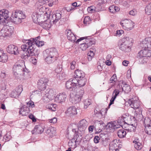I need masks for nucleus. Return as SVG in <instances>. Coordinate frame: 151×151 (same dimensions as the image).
<instances>
[{"mask_svg":"<svg viewBox=\"0 0 151 151\" xmlns=\"http://www.w3.org/2000/svg\"><path fill=\"white\" fill-rule=\"evenodd\" d=\"M44 56L46 62L48 64H51L57 60L58 54L55 48H52L45 50Z\"/></svg>","mask_w":151,"mask_h":151,"instance_id":"1","label":"nucleus"},{"mask_svg":"<svg viewBox=\"0 0 151 151\" xmlns=\"http://www.w3.org/2000/svg\"><path fill=\"white\" fill-rule=\"evenodd\" d=\"M132 39L126 37L119 40L118 42V45L121 50L127 52L130 51V46L132 45Z\"/></svg>","mask_w":151,"mask_h":151,"instance_id":"2","label":"nucleus"},{"mask_svg":"<svg viewBox=\"0 0 151 151\" xmlns=\"http://www.w3.org/2000/svg\"><path fill=\"white\" fill-rule=\"evenodd\" d=\"M26 17L24 13L22 11H16L12 14L11 20L12 22L17 24L21 23L22 20L24 19Z\"/></svg>","mask_w":151,"mask_h":151,"instance_id":"3","label":"nucleus"},{"mask_svg":"<svg viewBox=\"0 0 151 151\" xmlns=\"http://www.w3.org/2000/svg\"><path fill=\"white\" fill-rule=\"evenodd\" d=\"M82 138V136L81 133L75 132L73 138L69 140L68 145L71 148L75 149L79 145Z\"/></svg>","mask_w":151,"mask_h":151,"instance_id":"4","label":"nucleus"},{"mask_svg":"<svg viewBox=\"0 0 151 151\" xmlns=\"http://www.w3.org/2000/svg\"><path fill=\"white\" fill-rule=\"evenodd\" d=\"M122 122L124 124V125H125L126 124L134 125V127H133L134 128L133 130L135 128V126L137 125V120L135 117L131 115H128V116L126 115V116L124 117V121L123 120Z\"/></svg>","mask_w":151,"mask_h":151,"instance_id":"5","label":"nucleus"},{"mask_svg":"<svg viewBox=\"0 0 151 151\" xmlns=\"http://www.w3.org/2000/svg\"><path fill=\"white\" fill-rule=\"evenodd\" d=\"M134 23L131 20L125 19L122 20L120 22V24L123 28L127 30H131L134 26Z\"/></svg>","mask_w":151,"mask_h":151,"instance_id":"6","label":"nucleus"},{"mask_svg":"<svg viewBox=\"0 0 151 151\" xmlns=\"http://www.w3.org/2000/svg\"><path fill=\"white\" fill-rule=\"evenodd\" d=\"M88 125V122L85 119H82L81 120L78 124V131H76L75 129H73V132L75 131V132L78 133H81V136L83 133L87 128Z\"/></svg>","mask_w":151,"mask_h":151,"instance_id":"7","label":"nucleus"},{"mask_svg":"<svg viewBox=\"0 0 151 151\" xmlns=\"http://www.w3.org/2000/svg\"><path fill=\"white\" fill-rule=\"evenodd\" d=\"M10 19L8 16V11L3 9L0 10V24H4L8 23V20Z\"/></svg>","mask_w":151,"mask_h":151,"instance_id":"8","label":"nucleus"},{"mask_svg":"<svg viewBox=\"0 0 151 151\" xmlns=\"http://www.w3.org/2000/svg\"><path fill=\"white\" fill-rule=\"evenodd\" d=\"M95 43V41L94 39L87 38L86 39L84 43L80 44L79 46L82 50H85L92 45L94 44Z\"/></svg>","mask_w":151,"mask_h":151,"instance_id":"9","label":"nucleus"},{"mask_svg":"<svg viewBox=\"0 0 151 151\" xmlns=\"http://www.w3.org/2000/svg\"><path fill=\"white\" fill-rule=\"evenodd\" d=\"M48 80L45 78H42L39 80L37 83V88L40 91L45 90L47 85Z\"/></svg>","mask_w":151,"mask_h":151,"instance_id":"10","label":"nucleus"},{"mask_svg":"<svg viewBox=\"0 0 151 151\" xmlns=\"http://www.w3.org/2000/svg\"><path fill=\"white\" fill-rule=\"evenodd\" d=\"M99 136L100 137V145L101 147H106L109 145V139L107 134L104 133H101Z\"/></svg>","mask_w":151,"mask_h":151,"instance_id":"11","label":"nucleus"},{"mask_svg":"<svg viewBox=\"0 0 151 151\" xmlns=\"http://www.w3.org/2000/svg\"><path fill=\"white\" fill-rule=\"evenodd\" d=\"M70 99L73 104H75L80 102L82 98L80 96L75 93V91H71L70 95Z\"/></svg>","mask_w":151,"mask_h":151,"instance_id":"12","label":"nucleus"},{"mask_svg":"<svg viewBox=\"0 0 151 151\" xmlns=\"http://www.w3.org/2000/svg\"><path fill=\"white\" fill-rule=\"evenodd\" d=\"M6 50L8 53L15 55H17L19 53L18 47L13 44L9 45L6 48Z\"/></svg>","mask_w":151,"mask_h":151,"instance_id":"13","label":"nucleus"},{"mask_svg":"<svg viewBox=\"0 0 151 151\" xmlns=\"http://www.w3.org/2000/svg\"><path fill=\"white\" fill-rule=\"evenodd\" d=\"M34 45H32V43L31 45L28 47V55L30 56L35 55L37 58L40 53V51L38 50L35 48Z\"/></svg>","mask_w":151,"mask_h":151,"instance_id":"14","label":"nucleus"},{"mask_svg":"<svg viewBox=\"0 0 151 151\" xmlns=\"http://www.w3.org/2000/svg\"><path fill=\"white\" fill-rule=\"evenodd\" d=\"M151 56V50H149L144 49L140 50L138 53L137 58L139 59L144 57Z\"/></svg>","mask_w":151,"mask_h":151,"instance_id":"15","label":"nucleus"},{"mask_svg":"<svg viewBox=\"0 0 151 151\" xmlns=\"http://www.w3.org/2000/svg\"><path fill=\"white\" fill-rule=\"evenodd\" d=\"M23 67H25V65H21L18 64H15L14 65L13 68L14 74L15 75L16 74L18 75H21L22 72Z\"/></svg>","mask_w":151,"mask_h":151,"instance_id":"16","label":"nucleus"},{"mask_svg":"<svg viewBox=\"0 0 151 151\" xmlns=\"http://www.w3.org/2000/svg\"><path fill=\"white\" fill-rule=\"evenodd\" d=\"M119 120L118 121H114L108 123L107 126L109 128L111 129H115L120 128L122 125V122L120 123L119 124Z\"/></svg>","mask_w":151,"mask_h":151,"instance_id":"17","label":"nucleus"},{"mask_svg":"<svg viewBox=\"0 0 151 151\" xmlns=\"http://www.w3.org/2000/svg\"><path fill=\"white\" fill-rule=\"evenodd\" d=\"M61 12H58L52 15L50 22H52L53 24H55L61 18Z\"/></svg>","mask_w":151,"mask_h":151,"instance_id":"18","label":"nucleus"},{"mask_svg":"<svg viewBox=\"0 0 151 151\" xmlns=\"http://www.w3.org/2000/svg\"><path fill=\"white\" fill-rule=\"evenodd\" d=\"M128 103L131 107L134 109H138L140 107L139 101L134 100L133 98L129 99L128 101Z\"/></svg>","mask_w":151,"mask_h":151,"instance_id":"19","label":"nucleus"},{"mask_svg":"<svg viewBox=\"0 0 151 151\" xmlns=\"http://www.w3.org/2000/svg\"><path fill=\"white\" fill-rule=\"evenodd\" d=\"M67 96L66 93L62 92L59 93L55 98L56 99H57L58 102L59 103H62L64 102L66 99Z\"/></svg>","mask_w":151,"mask_h":151,"instance_id":"20","label":"nucleus"},{"mask_svg":"<svg viewBox=\"0 0 151 151\" xmlns=\"http://www.w3.org/2000/svg\"><path fill=\"white\" fill-rule=\"evenodd\" d=\"M65 113L69 116H71L77 114V112L76 107L72 106L68 108Z\"/></svg>","mask_w":151,"mask_h":151,"instance_id":"21","label":"nucleus"},{"mask_svg":"<svg viewBox=\"0 0 151 151\" xmlns=\"http://www.w3.org/2000/svg\"><path fill=\"white\" fill-rule=\"evenodd\" d=\"M42 14L39 13L38 11H36L34 12L32 14V17L33 21L35 23H39L40 22V18Z\"/></svg>","mask_w":151,"mask_h":151,"instance_id":"22","label":"nucleus"},{"mask_svg":"<svg viewBox=\"0 0 151 151\" xmlns=\"http://www.w3.org/2000/svg\"><path fill=\"white\" fill-rule=\"evenodd\" d=\"M38 1L42 4H46L50 7L56 4L58 2V0H38Z\"/></svg>","mask_w":151,"mask_h":151,"instance_id":"23","label":"nucleus"},{"mask_svg":"<svg viewBox=\"0 0 151 151\" xmlns=\"http://www.w3.org/2000/svg\"><path fill=\"white\" fill-rule=\"evenodd\" d=\"M29 111V108L26 106L24 105L20 108L19 113L23 116H26L28 114Z\"/></svg>","mask_w":151,"mask_h":151,"instance_id":"24","label":"nucleus"},{"mask_svg":"<svg viewBox=\"0 0 151 151\" xmlns=\"http://www.w3.org/2000/svg\"><path fill=\"white\" fill-rule=\"evenodd\" d=\"M49 20H47L44 21H42L39 23V25L42 28L45 29H48L50 28L51 25V22H50Z\"/></svg>","mask_w":151,"mask_h":151,"instance_id":"25","label":"nucleus"},{"mask_svg":"<svg viewBox=\"0 0 151 151\" xmlns=\"http://www.w3.org/2000/svg\"><path fill=\"white\" fill-rule=\"evenodd\" d=\"M65 86L67 89L73 92L76 91V90H75L77 88L69 80L66 82Z\"/></svg>","mask_w":151,"mask_h":151,"instance_id":"26","label":"nucleus"},{"mask_svg":"<svg viewBox=\"0 0 151 151\" xmlns=\"http://www.w3.org/2000/svg\"><path fill=\"white\" fill-rule=\"evenodd\" d=\"M30 42L32 43V45H34V46L35 47L36 45L38 47H41L44 45V42L40 40H37V39H34L31 38L29 39Z\"/></svg>","mask_w":151,"mask_h":151,"instance_id":"27","label":"nucleus"},{"mask_svg":"<svg viewBox=\"0 0 151 151\" xmlns=\"http://www.w3.org/2000/svg\"><path fill=\"white\" fill-rule=\"evenodd\" d=\"M142 44L143 48L145 49L151 48V37L145 38Z\"/></svg>","mask_w":151,"mask_h":151,"instance_id":"28","label":"nucleus"},{"mask_svg":"<svg viewBox=\"0 0 151 151\" xmlns=\"http://www.w3.org/2000/svg\"><path fill=\"white\" fill-rule=\"evenodd\" d=\"M43 128L41 125H36L33 130L32 131V134H39L42 133L43 131Z\"/></svg>","mask_w":151,"mask_h":151,"instance_id":"29","label":"nucleus"},{"mask_svg":"<svg viewBox=\"0 0 151 151\" xmlns=\"http://www.w3.org/2000/svg\"><path fill=\"white\" fill-rule=\"evenodd\" d=\"M8 57L6 53L2 50L0 49V62L5 63L7 62Z\"/></svg>","mask_w":151,"mask_h":151,"instance_id":"30","label":"nucleus"},{"mask_svg":"<svg viewBox=\"0 0 151 151\" xmlns=\"http://www.w3.org/2000/svg\"><path fill=\"white\" fill-rule=\"evenodd\" d=\"M67 31V37L68 40L72 42H75L76 39L75 36L70 30H66V32Z\"/></svg>","mask_w":151,"mask_h":151,"instance_id":"31","label":"nucleus"},{"mask_svg":"<svg viewBox=\"0 0 151 151\" xmlns=\"http://www.w3.org/2000/svg\"><path fill=\"white\" fill-rule=\"evenodd\" d=\"M121 88L122 91H124L126 93H128L130 90V86L123 81L122 82Z\"/></svg>","mask_w":151,"mask_h":151,"instance_id":"32","label":"nucleus"},{"mask_svg":"<svg viewBox=\"0 0 151 151\" xmlns=\"http://www.w3.org/2000/svg\"><path fill=\"white\" fill-rule=\"evenodd\" d=\"M118 144L116 139H114L111 142L110 144H109V149L110 151H114V150L115 151L117 149Z\"/></svg>","mask_w":151,"mask_h":151,"instance_id":"33","label":"nucleus"},{"mask_svg":"<svg viewBox=\"0 0 151 151\" xmlns=\"http://www.w3.org/2000/svg\"><path fill=\"white\" fill-rule=\"evenodd\" d=\"M26 44L22 45L21 46V49L24 51H26L28 53V47L31 45L32 43L30 42L29 39L26 40Z\"/></svg>","mask_w":151,"mask_h":151,"instance_id":"34","label":"nucleus"},{"mask_svg":"<svg viewBox=\"0 0 151 151\" xmlns=\"http://www.w3.org/2000/svg\"><path fill=\"white\" fill-rule=\"evenodd\" d=\"M75 75L74 76L77 78H81L85 76L84 73L81 70L77 69L75 72Z\"/></svg>","mask_w":151,"mask_h":151,"instance_id":"35","label":"nucleus"},{"mask_svg":"<svg viewBox=\"0 0 151 151\" xmlns=\"http://www.w3.org/2000/svg\"><path fill=\"white\" fill-rule=\"evenodd\" d=\"M96 52V50L95 48L90 49L88 53V58L89 61L91 60L92 58L93 57L94 55Z\"/></svg>","mask_w":151,"mask_h":151,"instance_id":"36","label":"nucleus"},{"mask_svg":"<svg viewBox=\"0 0 151 151\" xmlns=\"http://www.w3.org/2000/svg\"><path fill=\"white\" fill-rule=\"evenodd\" d=\"M117 134L119 138H122L125 137L127 132L125 130L122 129L118 130Z\"/></svg>","mask_w":151,"mask_h":151,"instance_id":"37","label":"nucleus"},{"mask_svg":"<svg viewBox=\"0 0 151 151\" xmlns=\"http://www.w3.org/2000/svg\"><path fill=\"white\" fill-rule=\"evenodd\" d=\"M80 79H78V85L79 87H81L85 86L87 81V79L84 77Z\"/></svg>","mask_w":151,"mask_h":151,"instance_id":"38","label":"nucleus"},{"mask_svg":"<svg viewBox=\"0 0 151 151\" xmlns=\"http://www.w3.org/2000/svg\"><path fill=\"white\" fill-rule=\"evenodd\" d=\"M75 90H76L75 91V93L80 96L82 98L84 93L83 88L80 87L79 88H77V90L76 89Z\"/></svg>","mask_w":151,"mask_h":151,"instance_id":"39","label":"nucleus"},{"mask_svg":"<svg viewBox=\"0 0 151 151\" xmlns=\"http://www.w3.org/2000/svg\"><path fill=\"white\" fill-rule=\"evenodd\" d=\"M144 123L145 127L151 125V118H150L148 117H145L144 121Z\"/></svg>","mask_w":151,"mask_h":151,"instance_id":"40","label":"nucleus"},{"mask_svg":"<svg viewBox=\"0 0 151 151\" xmlns=\"http://www.w3.org/2000/svg\"><path fill=\"white\" fill-rule=\"evenodd\" d=\"M91 19L88 16H86L85 17L83 21V23L86 25H88L91 22Z\"/></svg>","mask_w":151,"mask_h":151,"instance_id":"41","label":"nucleus"},{"mask_svg":"<svg viewBox=\"0 0 151 151\" xmlns=\"http://www.w3.org/2000/svg\"><path fill=\"white\" fill-rule=\"evenodd\" d=\"M78 78H77L74 76L73 79H70L69 80L73 84H74L77 88H78Z\"/></svg>","mask_w":151,"mask_h":151,"instance_id":"42","label":"nucleus"},{"mask_svg":"<svg viewBox=\"0 0 151 151\" xmlns=\"http://www.w3.org/2000/svg\"><path fill=\"white\" fill-rule=\"evenodd\" d=\"M146 13L148 15L151 14V3H150L145 9Z\"/></svg>","mask_w":151,"mask_h":151,"instance_id":"43","label":"nucleus"},{"mask_svg":"<svg viewBox=\"0 0 151 151\" xmlns=\"http://www.w3.org/2000/svg\"><path fill=\"white\" fill-rule=\"evenodd\" d=\"M56 105L54 104H50L47 106V109L51 110L52 111H55L56 110Z\"/></svg>","mask_w":151,"mask_h":151,"instance_id":"44","label":"nucleus"},{"mask_svg":"<svg viewBox=\"0 0 151 151\" xmlns=\"http://www.w3.org/2000/svg\"><path fill=\"white\" fill-rule=\"evenodd\" d=\"M45 132L50 136H52L55 132L54 130V128L52 127H51L50 128L47 129Z\"/></svg>","mask_w":151,"mask_h":151,"instance_id":"45","label":"nucleus"},{"mask_svg":"<svg viewBox=\"0 0 151 151\" xmlns=\"http://www.w3.org/2000/svg\"><path fill=\"white\" fill-rule=\"evenodd\" d=\"M145 130L147 134L149 135L151 134V125L145 126Z\"/></svg>","mask_w":151,"mask_h":151,"instance_id":"46","label":"nucleus"},{"mask_svg":"<svg viewBox=\"0 0 151 151\" xmlns=\"http://www.w3.org/2000/svg\"><path fill=\"white\" fill-rule=\"evenodd\" d=\"M96 8L95 6H91L88 7L87 10L88 12L89 13H92L95 11Z\"/></svg>","mask_w":151,"mask_h":151,"instance_id":"47","label":"nucleus"},{"mask_svg":"<svg viewBox=\"0 0 151 151\" xmlns=\"http://www.w3.org/2000/svg\"><path fill=\"white\" fill-rule=\"evenodd\" d=\"M119 91L118 89H115L113 92L112 96L116 98L117 96L119 95Z\"/></svg>","mask_w":151,"mask_h":151,"instance_id":"48","label":"nucleus"},{"mask_svg":"<svg viewBox=\"0 0 151 151\" xmlns=\"http://www.w3.org/2000/svg\"><path fill=\"white\" fill-rule=\"evenodd\" d=\"M22 88L21 86H19L16 88L15 91H17V92L18 95H20L22 91Z\"/></svg>","mask_w":151,"mask_h":151,"instance_id":"49","label":"nucleus"},{"mask_svg":"<svg viewBox=\"0 0 151 151\" xmlns=\"http://www.w3.org/2000/svg\"><path fill=\"white\" fill-rule=\"evenodd\" d=\"M27 105L28 107H31L33 108L35 107V105L34 104V102L30 100L29 102H27Z\"/></svg>","mask_w":151,"mask_h":151,"instance_id":"50","label":"nucleus"},{"mask_svg":"<svg viewBox=\"0 0 151 151\" xmlns=\"http://www.w3.org/2000/svg\"><path fill=\"white\" fill-rule=\"evenodd\" d=\"M134 147L135 148L138 150H140L142 147L141 144L140 142L137 144H134Z\"/></svg>","mask_w":151,"mask_h":151,"instance_id":"51","label":"nucleus"},{"mask_svg":"<svg viewBox=\"0 0 151 151\" xmlns=\"http://www.w3.org/2000/svg\"><path fill=\"white\" fill-rule=\"evenodd\" d=\"M11 95L12 97L15 98H18L19 96V95H18V94H17V91L15 90L14 91H13L11 92Z\"/></svg>","mask_w":151,"mask_h":151,"instance_id":"52","label":"nucleus"},{"mask_svg":"<svg viewBox=\"0 0 151 151\" xmlns=\"http://www.w3.org/2000/svg\"><path fill=\"white\" fill-rule=\"evenodd\" d=\"M70 68L72 70L74 69L76 66V64L75 61H73L70 63Z\"/></svg>","mask_w":151,"mask_h":151,"instance_id":"53","label":"nucleus"},{"mask_svg":"<svg viewBox=\"0 0 151 151\" xmlns=\"http://www.w3.org/2000/svg\"><path fill=\"white\" fill-rule=\"evenodd\" d=\"M128 127H129V128L128 129V130H129L130 131L134 132L135 131L136 127L137 125L135 126V128L133 130L134 128H133V127H134V125H132L131 124H128Z\"/></svg>","mask_w":151,"mask_h":151,"instance_id":"54","label":"nucleus"},{"mask_svg":"<svg viewBox=\"0 0 151 151\" xmlns=\"http://www.w3.org/2000/svg\"><path fill=\"white\" fill-rule=\"evenodd\" d=\"M115 78H116V75H114L110 79V83H113L115 82L116 80V79Z\"/></svg>","mask_w":151,"mask_h":151,"instance_id":"55","label":"nucleus"},{"mask_svg":"<svg viewBox=\"0 0 151 151\" xmlns=\"http://www.w3.org/2000/svg\"><path fill=\"white\" fill-rule=\"evenodd\" d=\"M114 9V5H113L110 6L109 8V12L113 13H115Z\"/></svg>","mask_w":151,"mask_h":151,"instance_id":"56","label":"nucleus"},{"mask_svg":"<svg viewBox=\"0 0 151 151\" xmlns=\"http://www.w3.org/2000/svg\"><path fill=\"white\" fill-rule=\"evenodd\" d=\"M29 117L30 119H31L33 122H35L36 121V119L34 115L32 114H30L29 116Z\"/></svg>","mask_w":151,"mask_h":151,"instance_id":"57","label":"nucleus"},{"mask_svg":"<svg viewBox=\"0 0 151 151\" xmlns=\"http://www.w3.org/2000/svg\"><path fill=\"white\" fill-rule=\"evenodd\" d=\"M100 138L98 136H95L93 139L94 142L96 143H97L99 142V141L100 140Z\"/></svg>","mask_w":151,"mask_h":151,"instance_id":"58","label":"nucleus"},{"mask_svg":"<svg viewBox=\"0 0 151 151\" xmlns=\"http://www.w3.org/2000/svg\"><path fill=\"white\" fill-rule=\"evenodd\" d=\"M137 12L136 10L133 9L129 12V14L132 16H134L137 14Z\"/></svg>","mask_w":151,"mask_h":151,"instance_id":"59","label":"nucleus"},{"mask_svg":"<svg viewBox=\"0 0 151 151\" xmlns=\"http://www.w3.org/2000/svg\"><path fill=\"white\" fill-rule=\"evenodd\" d=\"M94 128V127L93 125H90L88 127V131L90 133H91L93 132V129Z\"/></svg>","mask_w":151,"mask_h":151,"instance_id":"60","label":"nucleus"},{"mask_svg":"<svg viewBox=\"0 0 151 151\" xmlns=\"http://www.w3.org/2000/svg\"><path fill=\"white\" fill-rule=\"evenodd\" d=\"M57 118L56 117H54L50 120V122L51 123H55L57 121Z\"/></svg>","mask_w":151,"mask_h":151,"instance_id":"61","label":"nucleus"},{"mask_svg":"<svg viewBox=\"0 0 151 151\" xmlns=\"http://www.w3.org/2000/svg\"><path fill=\"white\" fill-rule=\"evenodd\" d=\"M29 57H30V56L28 55V53H26V54L25 55L24 54L21 56V57L22 58L26 59L28 58Z\"/></svg>","mask_w":151,"mask_h":151,"instance_id":"62","label":"nucleus"},{"mask_svg":"<svg viewBox=\"0 0 151 151\" xmlns=\"http://www.w3.org/2000/svg\"><path fill=\"white\" fill-rule=\"evenodd\" d=\"M72 5L74 7H79L81 5V3H80L78 5V3L75 2L72 3Z\"/></svg>","mask_w":151,"mask_h":151,"instance_id":"63","label":"nucleus"},{"mask_svg":"<svg viewBox=\"0 0 151 151\" xmlns=\"http://www.w3.org/2000/svg\"><path fill=\"white\" fill-rule=\"evenodd\" d=\"M115 99H116V98H114V97L112 96V98L110 100V102L109 103V106H110L111 105H112V104H113L114 103V101Z\"/></svg>","mask_w":151,"mask_h":151,"instance_id":"64","label":"nucleus"}]
</instances>
